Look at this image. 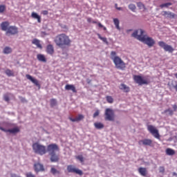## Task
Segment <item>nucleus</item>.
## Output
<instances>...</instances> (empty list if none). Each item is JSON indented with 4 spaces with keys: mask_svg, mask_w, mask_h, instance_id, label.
I'll list each match as a JSON object with an SVG mask.
<instances>
[{
    "mask_svg": "<svg viewBox=\"0 0 177 177\" xmlns=\"http://www.w3.org/2000/svg\"><path fill=\"white\" fill-rule=\"evenodd\" d=\"M146 32L142 29H138L137 30L134 31L133 33L131 35V37L136 38L140 42H143L145 45H147L149 48H151L156 45V41L153 40L152 37L147 36Z\"/></svg>",
    "mask_w": 177,
    "mask_h": 177,
    "instance_id": "nucleus-1",
    "label": "nucleus"
},
{
    "mask_svg": "<svg viewBox=\"0 0 177 177\" xmlns=\"http://www.w3.org/2000/svg\"><path fill=\"white\" fill-rule=\"evenodd\" d=\"M57 46L59 48H66V46H71V39L68 35L61 33L57 35L54 40Z\"/></svg>",
    "mask_w": 177,
    "mask_h": 177,
    "instance_id": "nucleus-2",
    "label": "nucleus"
},
{
    "mask_svg": "<svg viewBox=\"0 0 177 177\" xmlns=\"http://www.w3.org/2000/svg\"><path fill=\"white\" fill-rule=\"evenodd\" d=\"M60 150L59 145L57 144H50L47 146V151L49 153L50 156V161L51 162H59V155L56 154V151H59Z\"/></svg>",
    "mask_w": 177,
    "mask_h": 177,
    "instance_id": "nucleus-3",
    "label": "nucleus"
},
{
    "mask_svg": "<svg viewBox=\"0 0 177 177\" xmlns=\"http://www.w3.org/2000/svg\"><path fill=\"white\" fill-rule=\"evenodd\" d=\"M111 59L113 60L116 68L122 71L125 70L127 64L122 61L121 57L117 56V53H115V51L111 52Z\"/></svg>",
    "mask_w": 177,
    "mask_h": 177,
    "instance_id": "nucleus-4",
    "label": "nucleus"
},
{
    "mask_svg": "<svg viewBox=\"0 0 177 177\" xmlns=\"http://www.w3.org/2000/svg\"><path fill=\"white\" fill-rule=\"evenodd\" d=\"M32 147L35 154H39V156H44V154H46V151H48L46 147L39 142L33 143Z\"/></svg>",
    "mask_w": 177,
    "mask_h": 177,
    "instance_id": "nucleus-5",
    "label": "nucleus"
},
{
    "mask_svg": "<svg viewBox=\"0 0 177 177\" xmlns=\"http://www.w3.org/2000/svg\"><path fill=\"white\" fill-rule=\"evenodd\" d=\"M104 115L105 121H114L115 120L114 111L110 108L106 109Z\"/></svg>",
    "mask_w": 177,
    "mask_h": 177,
    "instance_id": "nucleus-6",
    "label": "nucleus"
},
{
    "mask_svg": "<svg viewBox=\"0 0 177 177\" xmlns=\"http://www.w3.org/2000/svg\"><path fill=\"white\" fill-rule=\"evenodd\" d=\"M158 45L162 48V49H164L165 52H169V53H173L174 50H175V49H174L172 48V46L171 45H168L167 43H165L163 41H158Z\"/></svg>",
    "mask_w": 177,
    "mask_h": 177,
    "instance_id": "nucleus-7",
    "label": "nucleus"
},
{
    "mask_svg": "<svg viewBox=\"0 0 177 177\" xmlns=\"http://www.w3.org/2000/svg\"><path fill=\"white\" fill-rule=\"evenodd\" d=\"M147 130L156 138V139H160V133H158V129H157L156 127L149 124L147 126Z\"/></svg>",
    "mask_w": 177,
    "mask_h": 177,
    "instance_id": "nucleus-8",
    "label": "nucleus"
},
{
    "mask_svg": "<svg viewBox=\"0 0 177 177\" xmlns=\"http://www.w3.org/2000/svg\"><path fill=\"white\" fill-rule=\"evenodd\" d=\"M67 171L69 173L77 174L80 176H82V175L84 174V173L82 172V170H80V169H77L75 168V167L71 165L67 166Z\"/></svg>",
    "mask_w": 177,
    "mask_h": 177,
    "instance_id": "nucleus-9",
    "label": "nucleus"
},
{
    "mask_svg": "<svg viewBox=\"0 0 177 177\" xmlns=\"http://www.w3.org/2000/svg\"><path fill=\"white\" fill-rule=\"evenodd\" d=\"M133 80L136 84H138V85H147L149 84V82L147 80L143 79L142 76L140 75H134Z\"/></svg>",
    "mask_w": 177,
    "mask_h": 177,
    "instance_id": "nucleus-10",
    "label": "nucleus"
},
{
    "mask_svg": "<svg viewBox=\"0 0 177 177\" xmlns=\"http://www.w3.org/2000/svg\"><path fill=\"white\" fill-rule=\"evenodd\" d=\"M19 32L18 29L16 26H10L6 31V35H15Z\"/></svg>",
    "mask_w": 177,
    "mask_h": 177,
    "instance_id": "nucleus-11",
    "label": "nucleus"
},
{
    "mask_svg": "<svg viewBox=\"0 0 177 177\" xmlns=\"http://www.w3.org/2000/svg\"><path fill=\"white\" fill-rule=\"evenodd\" d=\"M162 15L167 19H175L177 16L176 14L169 11H162Z\"/></svg>",
    "mask_w": 177,
    "mask_h": 177,
    "instance_id": "nucleus-12",
    "label": "nucleus"
},
{
    "mask_svg": "<svg viewBox=\"0 0 177 177\" xmlns=\"http://www.w3.org/2000/svg\"><path fill=\"white\" fill-rule=\"evenodd\" d=\"M46 52L48 53V55H50V56H53L55 54V47H53V45L48 44L47 45L46 48Z\"/></svg>",
    "mask_w": 177,
    "mask_h": 177,
    "instance_id": "nucleus-13",
    "label": "nucleus"
},
{
    "mask_svg": "<svg viewBox=\"0 0 177 177\" xmlns=\"http://www.w3.org/2000/svg\"><path fill=\"white\" fill-rule=\"evenodd\" d=\"M138 145H143V146H151L153 145V140L150 139H144L138 142Z\"/></svg>",
    "mask_w": 177,
    "mask_h": 177,
    "instance_id": "nucleus-14",
    "label": "nucleus"
},
{
    "mask_svg": "<svg viewBox=\"0 0 177 177\" xmlns=\"http://www.w3.org/2000/svg\"><path fill=\"white\" fill-rule=\"evenodd\" d=\"M26 77L27 78V80H29V81H31L32 84H35L36 86H38L39 88V86H41V85L39 84V82L37 79H34L33 77L30 75H26Z\"/></svg>",
    "mask_w": 177,
    "mask_h": 177,
    "instance_id": "nucleus-15",
    "label": "nucleus"
},
{
    "mask_svg": "<svg viewBox=\"0 0 177 177\" xmlns=\"http://www.w3.org/2000/svg\"><path fill=\"white\" fill-rule=\"evenodd\" d=\"M68 118L72 122H80V121H82V120L85 118V116L82 114H79L75 118H73L71 117H69Z\"/></svg>",
    "mask_w": 177,
    "mask_h": 177,
    "instance_id": "nucleus-16",
    "label": "nucleus"
},
{
    "mask_svg": "<svg viewBox=\"0 0 177 177\" xmlns=\"http://www.w3.org/2000/svg\"><path fill=\"white\" fill-rule=\"evenodd\" d=\"M34 167H35V172H40L41 171H45V169L44 168V165H42L41 163H36L35 164Z\"/></svg>",
    "mask_w": 177,
    "mask_h": 177,
    "instance_id": "nucleus-17",
    "label": "nucleus"
},
{
    "mask_svg": "<svg viewBox=\"0 0 177 177\" xmlns=\"http://www.w3.org/2000/svg\"><path fill=\"white\" fill-rule=\"evenodd\" d=\"M66 91H72L73 93H77V89L75 88V86L74 84H66L65 86Z\"/></svg>",
    "mask_w": 177,
    "mask_h": 177,
    "instance_id": "nucleus-18",
    "label": "nucleus"
},
{
    "mask_svg": "<svg viewBox=\"0 0 177 177\" xmlns=\"http://www.w3.org/2000/svg\"><path fill=\"white\" fill-rule=\"evenodd\" d=\"M138 172L141 176H147V169H146V167H139Z\"/></svg>",
    "mask_w": 177,
    "mask_h": 177,
    "instance_id": "nucleus-19",
    "label": "nucleus"
},
{
    "mask_svg": "<svg viewBox=\"0 0 177 177\" xmlns=\"http://www.w3.org/2000/svg\"><path fill=\"white\" fill-rule=\"evenodd\" d=\"M9 24H10L8 21L2 22L1 24V28L2 31H8V30L10 27V26H9Z\"/></svg>",
    "mask_w": 177,
    "mask_h": 177,
    "instance_id": "nucleus-20",
    "label": "nucleus"
},
{
    "mask_svg": "<svg viewBox=\"0 0 177 177\" xmlns=\"http://www.w3.org/2000/svg\"><path fill=\"white\" fill-rule=\"evenodd\" d=\"M32 44L33 45H36L37 48H39V49H42V45H41V43L38 39H33Z\"/></svg>",
    "mask_w": 177,
    "mask_h": 177,
    "instance_id": "nucleus-21",
    "label": "nucleus"
},
{
    "mask_svg": "<svg viewBox=\"0 0 177 177\" xmlns=\"http://www.w3.org/2000/svg\"><path fill=\"white\" fill-rule=\"evenodd\" d=\"M120 89H121V91L126 93H128L130 91L129 86H127V84H121L120 86Z\"/></svg>",
    "mask_w": 177,
    "mask_h": 177,
    "instance_id": "nucleus-22",
    "label": "nucleus"
},
{
    "mask_svg": "<svg viewBox=\"0 0 177 177\" xmlns=\"http://www.w3.org/2000/svg\"><path fill=\"white\" fill-rule=\"evenodd\" d=\"M37 59L39 62H42L43 63H46V57H45V55L42 54H38L37 55Z\"/></svg>",
    "mask_w": 177,
    "mask_h": 177,
    "instance_id": "nucleus-23",
    "label": "nucleus"
},
{
    "mask_svg": "<svg viewBox=\"0 0 177 177\" xmlns=\"http://www.w3.org/2000/svg\"><path fill=\"white\" fill-rule=\"evenodd\" d=\"M32 19H35L39 23H41V16L38 15L37 12H32L31 14Z\"/></svg>",
    "mask_w": 177,
    "mask_h": 177,
    "instance_id": "nucleus-24",
    "label": "nucleus"
},
{
    "mask_svg": "<svg viewBox=\"0 0 177 177\" xmlns=\"http://www.w3.org/2000/svg\"><path fill=\"white\" fill-rule=\"evenodd\" d=\"M8 131L10 133H19V132H20V129L17 127L13 129H8Z\"/></svg>",
    "mask_w": 177,
    "mask_h": 177,
    "instance_id": "nucleus-25",
    "label": "nucleus"
},
{
    "mask_svg": "<svg viewBox=\"0 0 177 177\" xmlns=\"http://www.w3.org/2000/svg\"><path fill=\"white\" fill-rule=\"evenodd\" d=\"M92 23L93 24H97L98 27H100V28H103L104 31H106V30H107V28H106V26H103L102 23L97 22V21H92Z\"/></svg>",
    "mask_w": 177,
    "mask_h": 177,
    "instance_id": "nucleus-26",
    "label": "nucleus"
},
{
    "mask_svg": "<svg viewBox=\"0 0 177 177\" xmlns=\"http://www.w3.org/2000/svg\"><path fill=\"white\" fill-rule=\"evenodd\" d=\"M94 127L96 129H103V128H104V124L102 122H95L94 123Z\"/></svg>",
    "mask_w": 177,
    "mask_h": 177,
    "instance_id": "nucleus-27",
    "label": "nucleus"
},
{
    "mask_svg": "<svg viewBox=\"0 0 177 177\" xmlns=\"http://www.w3.org/2000/svg\"><path fill=\"white\" fill-rule=\"evenodd\" d=\"M166 154L167 156H174L175 154V150L171 149V148H167L166 149Z\"/></svg>",
    "mask_w": 177,
    "mask_h": 177,
    "instance_id": "nucleus-28",
    "label": "nucleus"
},
{
    "mask_svg": "<svg viewBox=\"0 0 177 177\" xmlns=\"http://www.w3.org/2000/svg\"><path fill=\"white\" fill-rule=\"evenodd\" d=\"M5 73L8 77H15V73L10 69H6Z\"/></svg>",
    "mask_w": 177,
    "mask_h": 177,
    "instance_id": "nucleus-29",
    "label": "nucleus"
},
{
    "mask_svg": "<svg viewBox=\"0 0 177 177\" xmlns=\"http://www.w3.org/2000/svg\"><path fill=\"white\" fill-rule=\"evenodd\" d=\"M50 172L53 175L60 174V171L56 169V168H55V167H51Z\"/></svg>",
    "mask_w": 177,
    "mask_h": 177,
    "instance_id": "nucleus-30",
    "label": "nucleus"
},
{
    "mask_svg": "<svg viewBox=\"0 0 177 177\" xmlns=\"http://www.w3.org/2000/svg\"><path fill=\"white\" fill-rule=\"evenodd\" d=\"M99 39H101V41H104L106 45H109V41H107V38L102 37L100 34L97 33V34Z\"/></svg>",
    "mask_w": 177,
    "mask_h": 177,
    "instance_id": "nucleus-31",
    "label": "nucleus"
},
{
    "mask_svg": "<svg viewBox=\"0 0 177 177\" xmlns=\"http://www.w3.org/2000/svg\"><path fill=\"white\" fill-rule=\"evenodd\" d=\"M113 23L117 28V30H120V20H118V19L115 18L113 19Z\"/></svg>",
    "mask_w": 177,
    "mask_h": 177,
    "instance_id": "nucleus-32",
    "label": "nucleus"
},
{
    "mask_svg": "<svg viewBox=\"0 0 177 177\" xmlns=\"http://www.w3.org/2000/svg\"><path fill=\"white\" fill-rule=\"evenodd\" d=\"M50 104L51 107H55V106L57 104V101L56 100V99L53 98L50 100Z\"/></svg>",
    "mask_w": 177,
    "mask_h": 177,
    "instance_id": "nucleus-33",
    "label": "nucleus"
},
{
    "mask_svg": "<svg viewBox=\"0 0 177 177\" xmlns=\"http://www.w3.org/2000/svg\"><path fill=\"white\" fill-rule=\"evenodd\" d=\"M3 53H5L6 55H9V53H12V48L10 47H6L3 49Z\"/></svg>",
    "mask_w": 177,
    "mask_h": 177,
    "instance_id": "nucleus-34",
    "label": "nucleus"
},
{
    "mask_svg": "<svg viewBox=\"0 0 177 177\" xmlns=\"http://www.w3.org/2000/svg\"><path fill=\"white\" fill-rule=\"evenodd\" d=\"M76 160H79L82 164H84V158L82 155H78L75 156Z\"/></svg>",
    "mask_w": 177,
    "mask_h": 177,
    "instance_id": "nucleus-35",
    "label": "nucleus"
},
{
    "mask_svg": "<svg viewBox=\"0 0 177 177\" xmlns=\"http://www.w3.org/2000/svg\"><path fill=\"white\" fill-rule=\"evenodd\" d=\"M106 102H107L108 103L111 104V103H113V102H114V99L113 98V97H111V96H110V95H107V96L106 97Z\"/></svg>",
    "mask_w": 177,
    "mask_h": 177,
    "instance_id": "nucleus-36",
    "label": "nucleus"
},
{
    "mask_svg": "<svg viewBox=\"0 0 177 177\" xmlns=\"http://www.w3.org/2000/svg\"><path fill=\"white\" fill-rule=\"evenodd\" d=\"M167 113H169V115H174V111L170 109L165 110L162 114H167Z\"/></svg>",
    "mask_w": 177,
    "mask_h": 177,
    "instance_id": "nucleus-37",
    "label": "nucleus"
},
{
    "mask_svg": "<svg viewBox=\"0 0 177 177\" xmlns=\"http://www.w3.org/2000/svg\"><path fill=\"white\" fill-rule=\"evenodd\" d=\"M137 6L139 8V9H146V7L145 6V4L142 2L137 3Z\"/></svg>",
    "mask_w": 177,
    "mask_h": 177,
    "instance_id": "nucleus-38",
    "label": "nucleus"
},
{
    "mask_svg": "<svg viewBox=\"0 0 177 177\" xmlns=\"http://www.w3.org/2000/svg\"><path fill=\"white\" fill-rule=\"evenodd\" d=\"M129 9L132 12H135V10H136V6H135V4H130L129 5Z\"/></svg>",
    "mask_w": 177,
    "mask_h": 177,
    "instance_id": "nucleus-39",
    "label": "nucleus"
},
{
    "mask_svg": "<svg viewBox=\"0 0 177 177\" xmlns=\"http://www.w3.org/2000/svg\"><path fill=\"white\" fill-rule=\"evenodd\" d=\"M172 5V3H165L163 4H161L160 6V8H168V6H171Z\"/></svg>",
    "mask_w": 177,
    "mask_h": 177,
    "instance_id": "nucleus-40",
    "label": "nucleus"
},
{
    "mask_svg": "<svg viewBox=\"0 0 177 177\" xmlns=\"http://www.w3.org/2000/svg\"><path fill=\"white\" fill-rule=\"evenodd\" d=\"M6 10V6L5 5H0V13H3Z\"/></svg>",
    "mask_w": 177,
    "mask_h": 177,
    "instance_id": "nucleus-41",
    "label": "nucleus"
},
{
    "mask_svg": "<svg viewBox=\"0 0 177 177\" xmlns=\"http://www.w3.org/2000/svg\"><path fill=\"white\" fill-rule=\"evenodd\" d=\"M99 114H100V111L99 110H97L93 115V118H96V117H98Z\"/></svg>",
    "mask_w": 177,
    "mask_h": 177,
    "instance_id": "nucleus-42",
    "label": "nucleus"
},
{
    "mask_svg": "<svg viewBox=\"0 0 177 177\" xmlns=\"http://www.w3.org/2000/svg\"><path fill=\"white\" fill-rule=\"evenodd\" d=\"M159 172L160 174H164V172H165V168L164 167H162V166H160L159 167Z\"/></svg>",
    "mask_w": 177,
    "mask_h": 177,
    "instance_id": "nucleus-43",
    "label": "nucleus"
},
{
    "mask_svg": "<svg viewBox=\"0 0 177 177\" xmlns=\"http://www.w3.org/2000/svg\"><path fill=\"white\" fill-rule=\"evenodd\" d=\"M3 99L5 102H9L10 100V98L9 97V95H4Z\"/></svg>",
    "mask_w": 177,
    "mask_h": 177,
    "instance_id": "nucleus-44",
    "label": "nucleus"
},
{
    "mask_svg": "<svg viewBox=\"0 0 177 177\" xmlns=\"http://www.w3.org/2000/svg\"><path fill=\"white\" fill-rule=\"evenodd\" d=\"M0 131H3V132H8V129H6L2 127H0Z\"/></svg>",
    "mask_w": 177,
    "mask_h": 177,
    "instance_id": "nucleus-45",
    "label": "nucleus"
},
{
    "mask_svg": "<svg viewBox=\"0 0 177 177\" xmlns=\"http://www.w3.org/2000/svg\"><path fill=\"white\" fill-rule=\"evenodd\" d=\"M48 10H43L42 11V15H44V16H46L48 15Z\"/></svg>",
    "mask_w": 177,
    "mask_h": 177,
    "instance_id": "nucleus-46",
    "label": "nucleus"
},
{
    "mask_svg": "<svg viewBox=\"0 0 177 177\" xmlns=\"http://www.w3.org/2000/svg\"><path fill=\"white\" fill-rule=\"evenodd\" d=\"M173 109H174V111H176V110H177V105L176 104L173 105Z\"/></svg>",
    "mask_w": 177,
    "mask_h": 177,
    "instance_id": "nucleus-47",
    "label": "nucleus"
},
{
    "mask_svg": "<svg viewBox=\"0 0 177 177\" xmlns=\"http://www.w3.org/2000/svg\"><path fill=\"white\" fill-rule=\"evenodd\" d=\"M115 6L118 10H122V8L121 7H117V4H115Z\"/></svg>",
    "mask_w": 177,
    "mask_h": 177,
    "instance_id": "nucleus-48",
    "label": "nucleus"
},
{
    "mask_svg": "<svg viewBox=\"0 0 177 177\" xmlns=\"http://www.w3.org/2000/svg\"><path fill=\"white\" fill-rule=\"evenodd\" d=\"M88 23H92V18H87Z\"/></svg>",
    "mask_w": 177,
    "mask_h": 177,
    "instance_id": "nucleus-49",
    "label": "nucleus"
},
{
    "mask_svg": "<svg viewBox=\"0 0 177 177\" xmlns=\"http://www.w3.org/2000/svg\"><path fill=\"white\" fill-rule=\"evenodd\" d=\"M174 89L176 91V92H177V84H176L175 86H174Z\"/></svg>",
    "mask_w": 177,
    "mask_h": 177,
    "instance_id": "nucleus-50",
    "label": "nucleus"
},
{
    "mask_svg": "<svg viewBox=\"0 0 177 177\" xmlns=\"http://www.w3.org/2000/svg\"><path fill=\"white\" fill-rule=\"evenodd\" d=\"M174 77H176V78L177 79V73L174 74Z\"/></svg>",
    "mask_w": 177,
    "mask_h": 177,
    "instance_id": "nucleus-51",
    "label": "nucleus"
}]
</instances>
